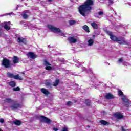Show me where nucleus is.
Wrapping results in <instances>:
<instances>
[{
    "mask_svg": "<svg viewBox=\"0 0 131 131\" xmlns=\"http://www.w3.org/2000/svg\"><path fill=\"white\" fill-rule=\"evenodd\" d=\"M93 5H94L93 0H86L83 5L79 7V13L83 17H85V13H86L88 11H91V10H92V6H93Z\"/></svg>",
    "mask_w": 131,
    "mask_h": 131,
    "instance_id": "nucleus-1",
    "label": "nucleus"
},
{
    "mask_svg": "<svg viewBox=\"0 0 131 131\" xmlns=\"http://www.w3.org/2000/svg\"><path fill=\"white\" fill-rule=\"evenodd\" d=\"M4 102H5V103H9L12 104L9 106L10 109H11V110H16V109H19V108H21L22 107L21 105L15 102V101H14V100H12L11 98H6Z\"/></svg>",
    "mask_w": 131,
    "mask_h": 131,
    "instance_id": "nucleus-2",
    "label": "nucleus"
},
{
    "mask_svg": "<svg viewBox=\"0 0 131 131\" xmlns=\"http://www.w3.org/2000/svg\"><path fill=\"white\" fill-rule=\"evenodd\" d=\"M107 33L108 34V35H110V38L112 39V40H113L114 41H117V42L120 45H125V43H126V42L124 39H119L116 37V36H113L112 35V32L107 31Z\"/></svg>",
    "mask_w": 131,
    "mask_h": 131,
    "instance_id": "nucleus-3",
    "label": "nucleus"
},
{
    "mask_svg": "<svg viewBox=\"0 0 131 131\" xmlns=\"http://www.w3.org/2000/svg\"><path fill=\"white\" fill-rule=\"evenodd\" d=\"M118 94L119 96H122V100L125 106L128 107V106H129V101L127 96L123 95V92H122L121 90L118 91Z\"/></svg>",
    "mask_w": 131,
    "mask_h": 131,
    "instance_id": "nucleus-4",
    "label": "nucleus"
},
{
    "mask_svg": "<svg viewBox=\"0 0 131 131\" xmlns=\"http://www.w3.org/2000/svg\"><path fill=\"white\" fill-rule=\"evenodd\" d=\"M48 27L49 29L51 30V31H53V32H55V33H59L62 36H65V35L60 29L56 28L52 25H48Z\"/></svg>",
    "mask_w": 131,
    "mask_h": 131,
    "instance_id": "nucleus-5",
    "label": "nucleus"
},
{
    "mask_svg": "<svg viewBox=\"0 0 131 131\" xmlns=\"http://www.w3.org/2000/svg\"><path fill=\"white\" fill-rule=\"evenodd\" d=\"M11 24V22H4L2 23V26L0 25V36L2 35V33H3V31L1 30L2 28V26H3V27L5 28L6 30L7 31L8 30H10L11 29V27H10V25Z\"/></svg>",
    "mask_w": 131,
    "mask_h": 131,
    "instance_id": "nucleus-6",
    "label": "nucleus"
},
{
    "mask_svg": "<svg viewBox=\"0 0 131 131\" xmlns=\"http://www.w3.org/2000/svg\"><path fill=\"white\" fill-rule=\"evenodd\" d=\"M91 85L93 86L96 87L100 85V82H99L95 77L91 78Z\"/></svg>",
    "mask_w": 131,
    "mask_h": 131,
    "instance_id": "nucleus-7",
    "label": "nucleus"
},
{
    "mask_svg": "<svg viewBox=\"0 0 131 131\" xmlns=\"http://www.w3.org/2000/svg\"><path fill=\"white\" fill-rule=\"evenodd\" d=\"M2 65L3 66H5L6 68H9V67H10V60L7 58L3 59Z\"/></svg>",
    "mask_w": 131,
    "mask_h": 131,
    "instance_id": "nucleus-8",
    "label": "nucleus"
},
{
    "mask_svg": "<svg viewBox=\"0 0 131 131\" xmlns=\"http://www.w3.org/2000/svg\"><path fill=\"white\" fill-rule=\"evenodd\" d=\"M41 121H43V122H45V123H47L48 124H50L51 122V121L50 119L43 116H41Z\"/></svg>",
    "mask_w": 131,
    "mask_h": 131,
    "instance_id": "nucleus-9",
    "label": "nucleus"
},
{
    "mask_svg": "<svg viewBox=\"0 0 131 131\" xmlns=\"http://www.w3.org/2000/svg\"><path fill=\"white\" fill-rule=\"evenodd\" d=\"M43 64L46 66V70H51L52 69V67H51V64L47 61V60H44Z\"/></svg>",
    "mask_w": 131,
    "mask_h": 131,
    "instance_id": "nucleus-10",
    "label": "nucleus"
},
{
    "mask_svg": "<svg viewBox=\"0 0 131 131\" xmlns=\"http://www.w3.org/2000/svg\"><path fill=\"white\" fill-rule=\"evenodd\" d=\"M27 56L28 58H31V59H35L37 57L36 55L32 52H28V53L27 54Z\"/></svg>",
    "mask_w": 131,
    "mask_h": 131,
    "instance_id": "nucleus-11",
    "label": "nucleus"
},
{
    "mask_svg": "<svg viewBox=\"0 0 131 131\" xmlns=\"http://www.w3.org/2000/svg\"><path fill=\"white\" fill-rule=\"evenodd\" d=\"M68 40L70 43H75L77 41V39L75 37H70L69 38Z\"/></svg>",
    "mask_w": 131,
    "mask_h": 131,
    "instance_id": "nucleus-12",
    "label": "nucleus"
},
{
    "mask_svg": "<svg viewBox=\"0 0 131 131\" xmlns=\"http://www.w3.org/2000/svg\"><path fill=\"white\" fill-rule=\"evenodd\" d=\"M17 41L19 43H24L25 45H26V42H27L26 39L24 38H20V37L18 38Z\"/></svg>",
    "mask_w": 131,
    "mask_h": 131,
    "instance_id": "nucleus-13",
    "label": "nucleus"
},
{
    "mask_svg": "<svg viewBox=\"0 0 131 131\" xmlns=\"http://www.w3.org/2000/svg\"><path fill=\"white\" fill-rule=\"evenodd\" d=\"M114 115L115 117L118 119H121V118L123 117V115H122V114H121L120 113H116Z\"/></svg>",
    "mask_w": 131,
    "mask_h": 131,
    "instance_id": "nucleus-14",
    "label": "nucleus"
},
{
    "mask_svg": "<svg viewBox=\"0 0 131 131\" xmlns=\"http://www.w3.org/2000/svg\"><path fill=\"white\" fill-rule=\"evenodd\" d=\"M28 13H29V11L28 10L26 11V12H23V14L21 15L24 19H27V18H28Z\"/></svg>",
    "mask_w": 131,
    "mask_h": 131,
    "instance_id": "nucleus-15",
    "label": "nucleus"
},
{
    "mask_svg": "<svg viewBox=\"0 0 131 131\" xmlns=\"http://www.w3.org/2000/svg\"><path fill=\"white\" fill-rule=\"evenodd\" d=\"M105 98L106 99H111L114 98V96H113V95L111 94V93H107L105 95Z\"/></svg>",
    "mask_w": 131,
    "mask_h": 131,
    "instance_id": "nucleus-16",
    "label": "nucleus"
},
{
    "mask_svg": "<svg viewBox=\"0 0 131 131\" xmlns=\"http://www.w3.org/2000/svg\"><path fill=\"white\" fill-rule=\"evenodd\" d=\"M13 123L15 125L19 126V125H21V124H22V122L19 120H15L13 121Z\"/></svg>",
    "mask_w": 131,
    "mask_h": 131,
    "instance_id": "nucleus-17",
    "label": "nucleus"
},
{
    "mask_svg": "<svg viewBox=\"0 0 131 131\" xmlns=\"http://www.w3.org/2000/svg\"><path fill=\"white\" fill-rule=\"evenodd\" d=\"M19 58L17 56H14L13 57V62L14 64H17L19 63Z\"/></svg>",
    "mask_w": 131,
    "mask_h": 131,
    "instance_id": "nucleus-18",
    "label": "nucleus"
},
{
    "mask_svg": "<svg viewBox=\"0 0 131 131\" xmlns=\"http://www.w3.org/2000/svg\"><path fill=\"white\" fill-rule=\"evenodd\" d=\"M41 92L42 93H43V94H44V95H49V94H50L49 91H48V90H47V89H46L45 88L41 89Z\"/></svg>",
    "mask_w": 131,
    "mask_h": 131,
    "instance_id": "nucleus-19",
    "label": "nucleus"
},
{
    "mask_svg": "<svg viewBox=\"0 0 131 131\" xmlns=\"http://www.w3.org/2000/svg\"><path fill=\"white\" fill-rule=\"evenodd\" d=\"M14 79H17L18 80H23V78L19 75V74H17L15 75Z\"/></svg>",
    "mask_w": 131,
    "mask_h": 131,
    "instance_id": "nucleus-20",
    "label": "nucleus"
},
{
    "mask_svg": "<svg viewBox=\"0 0 131 131\" xmlns=\"http://www.w3.org/2000/svg\"><path fill=\"white\" fill-rule=\"evenodd\" d=\"M91 25L92 26V27H93L94 29H98V25L96 24V23H91Z\"/></svg>",
    "mask_w": 131,
    "mask_h": 131,
    "instance_id": "nucleus-21",
    "label": "nucleus"
},
{
    "mask_svg": "<svg viewBox=\"0 0 131 131\" xmlns=\"http://www.w3.org/2000/svg\"><path fill=\"white\" fill-rule=\"evenodd\" d=\"M88 46H89V47L92 46L93 45H94V39H90L88 40Z\"/></svg>",
    "mask_w": 131,
    "mask_h": 131,
    "instance_id": "nucleus-22",
    "label": "nucleus"
},
{
    "mask_svg": "<svg viewBox=\"0 0 131 131\" xmlns=\"http://www.w3.org/2000/svg\"><path fill=\"white\" fill-rule=\"evenodd\" d=\"M7 76L9 78H14L15 79V75L11 73H7Z\"/></svg>",
    "mask_w": 131,
    "mask_h": 131,
    "instance_id": "nucleus-23",
    "label": "nucleus"
},
{
    "mask_svg": "<svg viewBox=\"0 0 131 131\" xmlns=\"http://www.w3.org/2000/svg\"><path fill=\"white\" fill-rule=\"evenodd\" d=\"M100 123H101V124H103V125H108L109 124V122L104 120L100 121Z\"/></svg>",
    "mask_w": 131,
    "mask_h": 131,
    "instance_id": "nucleus-24",
    "label": "nucleus"
},
{
    "mask_svg": "<svg viewBox=\"0 0 131 131\" xmlns=\"http://www.w3.org/2000/svg\"><path fill=\"white\" fill-rule=\"evenodd\" d=\"M9 85L12 88H14V86H16V82H15L14 81H11L9 82Z\"/></svg>",
    "mask_w": 131,
    "mask_h": 131,
    "instance_id": "nucleus-25",
    "label": "nucleus"
},
{
    "mask_svg": "<svg viewBox=\"0 0 131 131\" xmlns=\"http://www.w3.org/2000/svg\"><path fill=\"white\" fill-rule=\"evenodd\" d=\"M83 29L84 30H85L87 32H90V30H89V27L88 26L85 25L83 27Z\"/></svg>",
    "mask_w": 131,
    "mask_h": 131,
    "instance_id": "nucleus-26",
    "label": "nucleus"
},
{
    "mask_svg": "<svg viewBox=\"0 0 131 131\" xmlns=\"http://www.w3.org/2000/svg\"><path fill=\"white\" fill-rule=\"evenodd\" d=\"M70 25H74L76 23V21L74 20H71L69 21Z\"/></svg>",
    "mask_w": 131,
    "mask_h": 131,
    "instance_id": "nucleus-27",
    "label": "nucleus"
},
{
    "mask_svg": "<svg viewBox=\"0 0 131 131\" xmlns=\"http://www.w3.org/2000/svg\"><path fill=\"white\" fill-rule=\"evenodd\" d=\"M14 15H15V14L14 13V12H11L10 13H6L5 16H14Z\"/></svg>",
    "mask_w": 131,
    "mask_h": 131,
    "instance_id": "nucleus-28",
    "label": "nucleus"
},
{
    "mask_svg": "<svg viewBox=\"0 0 131 131\" xmlns=\"http://www.w3.org/2000/svg\"><path fill=\"white\" fill-rule=\"evenodd\" d=\"M59 82H60V81L58 79H57L54 82V86H57V85L59 84Z\"/></svg>",
    "mask_w": 131,
    "mask_h": 131,
    "instance_id": "nucleus-29",
    "label": "nucleus"
},
{
    "mask_svg": "<svg viewBox=\"0 0 131 131\" xmlns=\"http://www.w3.org/2000/svg\"><path fill=\"white\" fill-rule=\"evenodd\" d=\"M85 103L87 106H90V105H91V101H90V100H86Z\"/></svg>",
    "mask_w": 131,
    "mask_h": 131,
    "instance_id": "nucleus-30",
    "label": "nucleus"
},
{
    "mask_svg": "<svg viewBox=\"0 0 131 131\" xmlns=\"http://www.w3.org/2000/svg\"><path fill=\"white\" fill-rule=\"evenodd\" d=\"M13 90L14 91V92H17L18 91H20V88H19V87L14 88H13Z\"/></svg>",
    "mask_w": 131,
    "mask_h": 131,
    "instance_id": "nucleus-31",
    "label": "nucleus"
},
{
    "mask_svg": "<svg viewBox=\"0 0 131 131\" xmlns=\"http://www.w3.org/2000/svg\"><path fill=\"white\" fill-rule=\"evenodd\" d=\"M95 17H96V18H100V15H99V13H95L94 14Z\"/></svg>",
    "mask_w": 131,
    "mask_h": 131,
    "instance_id": "nucleus-32",
    "label": "nucleus"
},
{
    "mask_svg": "<svg viewBox=\"0 0 131 131\" xmlns=\"http://www.w3.org/2000/svg\"><path fill=\"white\" fill-rule=\"evenodd\" d=\"M76 66H77V67H80V66H81V63H79V62H77L76 64Z\"/></svg>",
    "mask_w": 131,
    "mask_h": 131,
    "instance_id": "nucleus-33",
    "label": "nucleus"
},
{
    "mask_svg": "<svg viewBox=\"0 0 131 131\" xmlns=\"http://www.w3.org/2000/svg\"><path fill=\"white\" fill-rule=\"evenodd\" d=\"M98 13L99 16H102V15L104 14V12H103L102 11H100Z\"/></svg>",
    "mask_w": 131,
    "mask_h": 131,
    "instance_id": "nucleus-34",
    "label": "nucleus"
},
{
    "mask_svg": "<svg viewBox=\"0 0 131 131\" xmlns=\"http://www.w3.org/2000/svg\"><path fill=\"white\" fill-rule=\"evenodd\" d=\"M67 105L68 106H71V105H72V102H71V101H68L67 102Z\"/></svg>",
    "mask_w": 131,
    "mask_h": 131,
    "instance_id": "nucleus-35",
    "label": "nucleus"
},
{
    "mask_svg": "<svg viewBox=\"0 0 131 131\" xmlns=\"http://www.w3.org/2000/svg\"><path fill=\"white\" fill-rule=\"evenodd\" d=\"M123 61V59L122 58H120L118 60V63H122Z\"/></svg>",
    "mask_w": 131,
    "mask_h": 131,
    "instance_id": "nucleus-36",
    "label": "nucleus"
},
{
    "mask_svg": "<svg viewBox=\"0 0 131 131\" xmlns=\"http://www.w3.org/2000/svg\"><path fill=\"white\" fill-rule=\"evenodd\" d=\"M114 0H108V4H113Z\"/></svg>",
    "mask_w": 131,
    "mask_h": 131,
    "instance_id": "nucleus-37",
    "label": "nucleus"
},
{
    "mask_svg": "<svg viewBox=\"0 0 131 131\" xmlns=\"http://www.w3.org/2000/svg\"><path fill=\"white\" fill-rule=\"evenodd\" d=\"M62 131H68V128L64 127L62 129Z\"/></svg>",
    "mask_w": 131,
    "mask_h": 131,
    "instance_id": "nucleus-38",
    "label": "nucleus"
},
{
    "mask_svg": "<svg viewBox=\"0 0 131 131\" xmlns=\"http://www.w3.org/2000/svg\"><path fill=\"white\" fill-rule=\"evenodd\" d=\"M88 73H93V71H92L91 70H90L89 71H87Z\"/></svg>",
    "mask_w": 131,
    "mask_h": 131,
    "instance_id": "nucleus-39",
    "label": "nucleus"
},
{
    "mask_svg": "<svg viewBox=\"0 0 131 131\" xmlns=\"http://www.w3.org/2000/svg\"><path fill=\"white\" fill-rule=\"evenodd\" d=\"M0 123H4V119H0Z\"/></svg>",
    "mask_w": 131,
    "mask_h": 131,
    "instance_id": "nucleus-40",
    "label": "nucleus"
},
{
    "mask_svg": "<svg viewBox=\"0 0 131 131\" xmlns=\"http://www.w3.org/2000/svg\"><path fill=\"white\" fill-rule=\"evenodd\" d=\"M59 129H58V128L54 127V128H53V130H54V131H57Z\"/></svg>",
    "mask_w": 131,
    "mask_h": 131,
    "instance_id": "nucleus-41",
    "label": "nucleus"
},
{
    "mask_svg": "<svg viewBox=\"0 0 131 131\" xmlns=\"http://www.w3.org/2000/svg\"><path fill=\"white\" fill-rule=\"evenodd\" d=\"M60 62H61L62 63H64V62H65V60H64V59H62L60 60Z\"/></svg>",
    "mask_w": 131,
    "mask_h": 131,
    "instance_id": "nucleus-42",
    "label": "nucleus"
},
{
    "mask_svg": "<svg viewBox=\"0 0 131 131\" xmlns=\"http://www.w3.org/2000/svg\"><path fill=\"white\" fill-rule=\"evenodd\" d=\"M27 1L28 0H20L21 2H24V3H25V2H27Z\"/></svg>",
    "mask_w": 131,
    "mask_h": 131,
    "instance_id": "nucleus-43",
    "label": "nucleus"
},
{
    "mask_svg": "<svg viewBox=\"0 0 131 131\" xmlns=\"http://www.w3.org/2000/svg\"><path fill=\"white\" fill-rule=\"evenodd\" d=\"M82 69L83 71H84V70H85V68L83 67H82Z\"/></svg>",
    "mask_w": 131,
    "mask_h": 131,
    "instance_id": "nucleus-44",
    "label": "nucleus"
},
{
    "mask_svg": "<svg viewBox=\"0 0 131 131\" xmlns=\"http://www.w3.org/2000/svg\"><path fill=\"white\" fill-rule=\"evenodd\" d=\"M122 131H126V130L124 129V128L123 127H122Z\"/></svg>",
    "mask_w": 131,
    "mask_h": 131,
    "instance_id": "nucleus-45",
    "label": "nucleus"
},
{
    "mask_svg": "<svg viewBox=\"0 0 131 131\" xmlns=\"http://www.w3.org/2000/svg\"><path fill=\"white\" fill-rule=\"evenodd\" d=\"M47 2H49L50 3H51V2H53V1H55V0H47Z\"/></svg>",
    "mask_w": 131,
    "mask_h": 131,
    "instance_id": "nucleus-46",
    "label": "nucleus"
},
{
    "mask_svg": "<svg viewBox=\"0 0 131 131\" xmlns=\"http://www.w3.org/2000/svg\"><path fill=\"white\" fill-rule=\"evenodd\" d=\"M19 5H17L15 10H18V8H19Z\"/></svg>",
    "mask_w": 131,
    "mask_h": 131,
    "instance_id": "nucleus-47",
    "label": "nucleus"
},
{
    "mask_svg": "<svg viewBox=\"0 0 131 131\" xmlns=\"http://www.w3.org/2000/svg\"><path fill=\"white\" fill-rule=\"evenodd\" d=\"M101 2H105L106 0H100Z\"/></svg>",
    "mask_w": 131,
    "mask_h": 131,
    "instance_id": "nucleus-48",
    "label": "nucleus"
},
{
    "mask_svg": "<svg viewBox=\"0 0 131 131\" xmlns=\"http://www.w3.org/2000/svg\"><path fill=\"white\" fill-rule=\"evenodd\" d=\"M0 131H3V130L0 128Z\"/></svg>",
    "mask_w": 131,
    "mask_h": 131,
    "instance_id": "nucleus-49",
    "label": "nucleus"
}]
</instances>
